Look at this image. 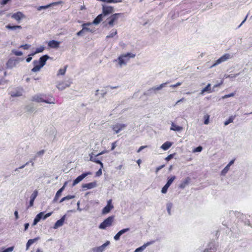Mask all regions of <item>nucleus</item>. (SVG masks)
<instances>
[{"label":"nucleus","instance_id":"1","mask_svg":"<svg viewBox=\"0 0 252 252\" xmlns=\"http://www.w3.org/2000/svg\"><path fill=\"white\" fill-rule=\"evenodd\" d=\"M192 7V4L190 3H181L180 5V9L177 10L176 13H175L172 17L182 16L189 14L191 12Z\"/></svg>","mask_w":252,"mask_h":252},{"label":"nucleus","instance_id":"2","mask_svg":"<svg viewBox=\"0 0 252 252\" xmlns=\"http://www.w3.org/2000/svg\"><path fill=\"white\" fill-rule=\"evenodd\" d=\"M31 100L36 102H45L48 104L55 103V98L52 96L47 97L46 95L44 94H38L33 95Z\"/></svg>","mask_w":252,"mask_h":252},{"label":"nucleus","instance_id":"3","mask_svg":"<svg viewBox=\"0 0 252 252\" xmlns=\"http://www.w3.org/2000/svg\"><path fill=\"white\" fill-rule=\"evenodd\" d=\"M114 220L115 216L112 215L109 216L99 224L98 228L100 229L105 230L107 227H110L112 225Z\"/></svg>","mask_w":252,"mask_h":252},{"label":"nucleus","instance_id":"4","mask_svg":"<svg viewBox=\"0 0 252 252\" xmlns=\"http://www.w3.org/2000/svg\"><path fill=\"white\" fill-rule=\"evenodd\" d=\"M168 83H169L168 82H166L165 83L161 84L158 86H157V87L155 86V87L151 88L147 91H145L143 94L144 95H146V96H151L154 94H156V91L160 90L163 88L166 87V85L168 84Z\"/></svg>","mask_w":252,"mask_h":252},{"label":"nucleus","instance_id":"5","mask_svg":"<svg viewBox=\"0 0 252 252\" xmlns=\"http://www.w3.org/2000/svg\"><path fill=\"white\" fill-rule=\"evenodd\" d=\"M124 14L123 13H118L112 14L107 19L108 24L110 27H113L115 25V22L120 17H123Z\"/></svg>","mask_w":252,"mask_h":252},{"label":"nucleus","instance_id":"6","mask_svg":"<svg viewBox=\"0 0 252 252\" xmlns=\"http://www.w3.org/2000/svg\"><path fill=\"white\" fill-rule=\"evenodd\" d=\"M24 59L23 58H10L8 59L6 63V67L9 69H12L13 67L15 66L20 62L24 61Z\"/></svg>","mask_w":252,"mask_h":252},{"label":"nucleus","instance_id":"7","mask_svg":"<svg viewBox=\"0 0 252 252\" xmlns=\"http://www.w3.org/2000/svg\"><path fill=\"white\" fill-rule=\"evenodd\" d=\"M93 25L91 24V22H86L84 23L82 25V29L81 30L79 31L76 33V35L78 36H82V34L85 32V31H87L88 32H90L92 33H94L95 32L94 29H90L88 27Z\"/></svg>","mask_w":252,"mask_h":252},{"label":"nucleus","instance_id":"8","mask_svg":"<svg viewBox=\"0 0 252 252\" xmlns=\"http://www.w3.org/2000/svg\"><path fill=\"white\" fill-rule=\"evenodd\" d=\"M29 146L27 143H21L17 149V153L21 156H26L29 153Z\"/></svg>","mask_w":252,"mask_h":252},{"label":"nucleus","instance_id":"9","mask_svg":"<svg viewBox=\"0 0 252 252\" xmlns=\"http://www.w3.org/2000/svg\"><path fill=\"white\" fill-rule=\"evenodd\" d=\"M114 11V7L112 6L106 5L105 4H102V13L103 16H106L112 13Z\"/></svg>","mask_w":252,"mask_h":252},{"label":"nucleus","instance_id":"10","mask_svg":"<svg viewBox=\"0 0 252 252\" xmlns=\"http://www.w3.org/2000/svg\"><path fill=\"white\" fill-rule=\"evenodd\" d=\"M113 208L114 206L112 204V199H109L107 202V205L102 210V215H106L109 213Z\"/></svg>","mask_w":252,"mask_h":252},{"label":"nucleus","instance_id":"11","mask_svg":"<svg viewBox=\"0 0 252 252\" xmlns=\"http://www.w3.org/2000/svg\"><path fill=\"white\" fill-rule=\"evenodd\" d=\"M92 174V172H85L81 174L80 175L78 176L76 178H75L73 181L72 184V187L75 186L76 185L78 184L80 182H81L84 178H85L88 175Z\"/></svg>","mask_w":252,"mask_h":252},{"label":"nucleus","instance_id":"12","mask_svg":"<svg viewBox=\"0 0 252 252\" xmlns=\"http://www.w3.org/2000/svg\"><path fill=\"white\" fill-rule=\"evenodd\" d=\"M110 244V242L109 241H106L103 244H102L101 246L94 247L92 249V251L93 252H103L106 247L108 246Z\"/></svg>","mask_w":252,"mask_h":252},{"label":"nucleus","instance_id":"13","mask_svg":"<svg viewBox=\"0 0 252 252\" xmlns=\"http://www.w3.org/2000/svg\"><path fill=\"white\" fill-rule=\"evenodd\" d=\"M218 246L215 242H212L209 244L208 247L204 250V252H216Z\"/></svg>","mask_w":252,"mask_h":252},{"label":"nucleus","instance_id":"14","mask_svg":"<svg viewBox=\"0 0 252 252\" xmlns=\"http://www.w3.org/2000/svg\"><path fill=\"white\" fill-rule=\"evenodd\" d=\"M50 58L49 56L45 54L40 57L38 60H34V63H38L44 66L46 64L47 61Z\"/></svg>","mask_w":252,"mask_h":252},{"label":"nucleus","instance_id":"15","mask_svg":"<svg viewBox=\"0 0 252 252\" xmlns=\"http://www.w3.org/2000/svg\"><path fill=\"white\" fill-rule=\"evenodd\" d=\"M66 217V215L63 216L60 219L58 220L54 225L53 228L57 229L63 225Z\"/></svg>","mask_w":252,"mask_h":252},{"label":"nucleus","instance_id":"16","mask_svg":"<svg viewBox=\"0 0 252 252\" xmlns=\"http://www.w3.org/2000/svg\"><path fill=\"white\" fill-rule=\"evenodd\" d=\"M126 126V124L117 123L112 127V129L116 133H119L123 128Z\"/></svg>","mask_w":252,"mask_h":252},{"label":"nucleus","instance_id":"17","mask_svg":"<svg viewBox=\"0 0 252 252\" xmlns=\"http://www.w3.org/2000/svg\"><path fill=\"white\" fill-rule=\"evenodd\" d=\"M130 230L129 228H126L121 229L114 236V239L115 241H119L120 239L121 236L126 232Z\"/></svg>","mask_w":252,"mask_h":252},{"label":"nucleus","instance_id":"18","mask_svg":"<svg viewBox=\"0 0 252 252\" xmlns=\"http://www.w3.org/2000/svg\"><path fill=\"white\" fill-rule=\"evenodd\" d=\"M53 214V212H49L46 214H45V212H41L39 213L38 214L36 215V216L37 218H38V219L40 221L41 220H45L47 218L49 217L52 215Z\"/></svg>","mask_w":252,"mask_h":252},{"label":"nucleus","instance_id":"19","mask_svg":"<svg viewBox=\"0 0 252 252\" xmlns=\"http://www.w3.org/2000/svg\"><path fill=\"white\" fill-rule=\"evenodd\" d=\"M71 83L72 82L71 81H67L65 82L59 83L57 87L59 90L63 91L66 88L69 87Z\"/></svg>","mask_w":252,"mask_h":252},{"label":"nucleus","instance_id":"20","mask_svg":"<svg viewBox=\"0 0 252 252\" xmlns=\"http://www.w3.org/2000/svg\"><path fill=\"white\" fill-rule=\"evenodd\" d=\"M97 186V182L96 181H94L93 182L86 183V184H83L82 185V188L83 189H92L93 188H94Z\"/></svg>","mask_w":252,"mask_h":252},{"label":"nucleus","instance_id":"21","mask_svg":"<svg viewBox=\"0 0 252 252\" xmlns=\"http://www.w3.org/2000/svg\"><path fill=\"white\" fill-rule=\"evenodd\" d=\"M60 43V41L52 40L48 42V46L49 48L56 49L59 47Z\"/></svg>","mask_w":252,"mask_h":252},{"label":"nucleus","instance_id":"22","mask_svg":"<svg viewBox=\"0 0 252 252\" xmlns=\"http://www.w3.org/2000/svg\"><path fill=\"white\" fill-rule=\"evenodd\" d=\"M103 17L104 16L101 13L99 14L94 19L91 24L94 25L99 24L103 20Z\"/></svg>","mask_w":252,"mask_h":252},{"label":"nucleus","instance_id":"23","mask_svg":"<svg viewBox=\"0 0 252 252\" xmlns=\"http://www.w3.org/2000/svg\"><path fill=\"white\" fill-rule=\"evenodd\" d=\"M154 242V241H150V242H147L146 243H145L143 245H142V246H140L137 248H136L134 252H142L146 248L149 246L150 245L153 244Z\"/></svg>","mask_w":252,"mask_h":252},{"label":"nucleus","instance_id":"24","mask_svg":"<svg viewBox=\"0 0 252 252\" xmlns=\"http://www.w3.org/2000/svg\"><path fill=\"white\" fill-rule=\"evenodd\" d=\"M38 195V191L35 190L30 196V200L29 202V206H32L33 205L34 201Z\"/></svg>","mask_w":252,"mask_h":252},{"label":"nucleus","instance_id":"25","mask_svg":"<svg viewBox=\"0 0 252 252\" xmlns=\"http://www.w3.org/2000/svg\"><path fill=\"white\" fill-rule=\"evenodd\" d=\"M25 15L20 11L14 13L12 14L11 17L17 21H20L22 18H24Z\"/></svg>","mask_w":252,"mask_h":252},{"label":"nucleus","instance_id":"26","mask_svg":"<svg viewBox=\"0 0 252 252\" xmlns=\"http://www.w3.org/2000/svg\"><path fill=\"white\" fill-rule=\"evenodd\" d=\"M32 64L33 65V67L31 71L34 72H36L40 71L41 68L44 66L41 64L34 63V60L33 61Z\"/></svg>","mask_w":252,"mask_h":252},{"label":"nucleus","instance_id":"27","mask_svg":"<svg viewBox=\"0 0 252 252\" xmlns=\"http://www.w3.org/2000/svg\"><path fill=\"white\" fill-rule=\"evenodd\" d=\"M117 60L119 62V64L122 66L123 65H126V62L128 61V59L126 58L124 55H121L118 57Z\"/></svg>","mask_w":252,"mask_h":252},{"label":"nucleus","instance_id":"28","mask_svg":"<svg viewBox=\"0 0 252 252\" xmlns=\"http://www.w3.org/2000/svg\"><path fill=\"white\" fill-rule=\"evenodd\" d=\"M64 189L61 188L56 192L55 196L52 201L53 203H56L62 195V192Z\"/></svg>","mask_w":252,"mask_h":252},{"label":"nucleus","instance_id":"29","mask_svg":"<svg viewBox=\"0 0 252 252\" xmlns=\"http://www.w3.org/2000/svg\"><path fill=\"white\" fill-rule=\"evenodd\" d=\"M190 178L187 177L179 186V188L184 189L190 182Z\"/></svg>","mask_w":252,"mask_h":252},{"label":"nucleus","instance_id":"30","mask_svg":"<svg viewBox=\"0 0 252 252\" xmlns=\"http://www.w3.org/2000/svg\"><path fill=\"white\" fill-rule=\"evenodd\" d=\"M211 84H208L206 87H205L201 91L200 94L201 95H203L205 92H208V93H211L213 92L212 89L211 88Z\"/></svg>","mask_w":252,"mask_h":252},{"label":"nucleus","instance_id":"31","mask_svg":"<svg viewBox=\"0 0 252 252\" xmlns=\"http://www.w3.org/2000/svg\"><path fill=\"white\" fill-rule=\"evenodd\" d=\"M11 96L13 97L22 96L23 94V90H15L10 93Z\"/></svg>","mask_w":252,"mask_h":252},{"label":"nucleus","instance_id":"32","mask_svg":"<svg viewBox=\"0 0 252 252\" xmlns=\"http://www.w3.org/2000/svg\"><path fill=\"white\" fill-rule=\"evenodd\" d=\"M173 142L170 141H166L164 142L161 146V148L164 150H167L169 149L172 145Z\"/></svg>","mask_w":252,"mask_h":252},{"label":"nucleus","instance_id":"33","mask_svg":"<svg viewBox=\"0 0 252 252\" xmlns=\"http://www.w3.org/2000/svg\"><path fill=\"white\" fill-rule=\"evenodd\" d=\"M170 129L175 131H181L183 129V127L172 123Z\"/></svg>","mask_w":252,"mask_h":252},{"label":"nucleus","instance_id":"34","mask_svg":"<svg viewBox=\"0 0 252 252\" xmlns=\"http://www.w3.org/2000/svg\"><path fill=\"white\" fill-rule=\"evenodd\" d=\"M39 239V237H35L34 239H29L26 244V249L28 250L32 245Z\"/></svg>","mask_w":252,"mask_h":252},{"label":"nucleus","instance_id":"35","mask_svg":"<svg viewBox=\"0 0 252 252\" xmlns=\"http://www.w3.org/2000/svg\"><path fill=\"white\" fill-rule=\"evenodd\" d=\"M244 222L245 225L250 226L251 220L247 218L246 215H242V217L240 218Z\"/></svg>","mask_w":252,"mask_h":252},{"label":"nucleus","instance_id":"36","mask_svg":"<svg viewBox=\"0 0 252 252\" xmlns=\"http://www.w3.org/2000/svg\"><path fill=\"white\" fill-rule=\"evenodd\" d=\"M244 222L245 225L250 226L251 220L247 218L246 215H242V217L240 218Z\"/></svg>","mask_w":252,"mask_h":252},{"label":"nucleus","instance_id":"37","mask_svg":"<svg viewBox=\"0 0 252 252\" xmlns=\"http://www.w3.org/2000/svg\"><path fill=\"white\" fill-rule=\"evenodd\" d=\"M75 196L74 195H67V196L63 197L60 200L59 203H62L64 201L68 200L73 199V198H75Z\"/></svg>","mask_w":252,"mask_h":252},{"label":"nucleus","instance_id":"38","mask_svg":"<svg viewBox=\"0 0 252 252\" xmlns=\"http://www.w3.org/2000/svg\"><path fill=\"white\" fill-rule=\"evenodd\" d=\"M34 159L35 158L31 159L30 161H29L28 162H27L25 164H23V165L21 166L20 167H19L18 168H16L15 171H18L19 169L24 168L26 166L29 165V164L30 163H32V165L33 166L34 165V162L33 161V160H34Z\"/></svg>","mask_w":252,"mask_h":252},{"label":"nucleus","instance_id":"39","mask_svg":"<svg viewBox=\"0 0 252 252\" xmlns=\"http://www.w3.org/2000/svg\"><path fill=\"white\" fill-rule=\"evenodd\" d=\"M176 177L174 175L171 176V177H168L167 178V182L165 184L167 185L168 186L170 187L171 185V184L173 183L174 181L176 179Z\"/></svg>","mask_w":252,"mask_h":252},{"label":"nucleus","instance_id":"40","mask_svg":"<svg viewBox=\"0 0 252 252\" xmlns=\"http://www.w3.org/2000/svg\"><path fill=\"white\" fill-rule=\"evenodd\" d=\"M45 47L44 46H40V47L37 48L35 50L31 53V55H35V54L41 53L44 50Z\"/></svg>","mask_w":252,"mask_h":252},{"label":"nucleus","instance_id":"41","mask_svg":"<svg viewBox=\"0 0 252 252\" xmlns=\"http://www.w3.org/2000/svg\"><path fill=\"white\" fill-rule=\"evenodd\" d=\"M14 247L11 246L8 248H1V252H12L14 250Z\"/></svg>","mask_w":252,"mask_h":252},{"label":"nucleus","instance_id":"42","mask_svg":"<svg viewBox=\"0 0 252 252\" xmlns=\"http://www.w3.org/2000/svg\"><path fill=\"white\" fill-rule=\"evenodd\" d=\"M231 58V55L229 54L226 53L220 57L222 62H225Z\"/></svg>","mask_w":252,"mask_h":252},{"label":"nucleus","instance_id":"43","mask_svg":"<svg viewBox=\"0 0 252 252\" xmlns=\"http://www.w3.org/2000/svg\"><path fill=\"white\" fill-rule=\"evenodd\" d=\"M235 118V116H231L229 118L224 122V126H227L230 123H232Z\"/></svg>","mask_w":252,"mask_h":252},{"label":"nucleus","instance_id":"44","mask_svg":"<svg viewBox=\"0 0 252 252\" xmlns=\"http://www.w3.org/2000/svg\"><path fill=\"white\" fill-rule=\"evenodd\" d=\"M67 66L66 65L64 66V68H60L59 71H58V72L57 73V75H64L65 72H66V68H67Z\"/></svg>","mask_w":252,"mask_h":252},{"label":"nucleus","instance_id":"45","mask_svg":"<svg viewBox=\"0 0 252 252\" xmlns=\"http://www.w3.org/2000/svg\"><path fill=\"white\" fill-rule=\"evenodd\" d=\"M173 207V204L172 203H167L166 204V209L169 215H171V210Z\"/></svg>","mask_w":252,"mask_h":252},{"label":"nucleus","instance_id":"46","mask_svg":"<svg viewBox=\"0 0 252 252\" xmlns=\"http://www.w3.org/2000/svg\"><path fill=\"white\" fill-rule=\"evenodd\" d=\"M11 53L17 56H20L23 55V52L22 51H18L15 49L12 50Z\"/></svg>","mask_w":252,"mask_h":252},{"label":"nucleus","instance_id":"47","mask_svg":"<svg viewBox=\"0 0 252 252\" xmlns=\"http://www.w3.org/2000/svg\"><path fill=\"white\" fill-rule=\"evenodd\" d=\"M26 111L29 112H32L34 110V107L32 105H29L26 106Z\"/></svg>","mask_w":252,"mask_h":252},{"label":"nucleus","instance_id":"48","mask_svg":"<svg viewBox=\"0 0 252 252\" xmlns=\"http://www.w3.org/2000/svg\"><path fill=\"white\" fill-rule=\"evenodd\" d=\"M230 167L227 165L221 171V175L224 176L227 173Z\"/></svg>","mask_w":252,"mask_h":252},{"label":"nucleus","instance_id":"49","mask_svg":"<svg viewBox=\"0 0 252 252\" xmlns=\"http://www.w3.org/2000/svg\"><path fill=\"white\" fill-rule=\"evenodd\" d=\"M6 28L8 30H12V31L16 30V25L11 24H8V25H7L6 26Z\"/></svg>","mask_w":252,"mask_h":252},{"label":"nucleus","instance_id":"50","mask_svg":"<svg viewBox=\"0 0 252 252\" xmlns=\"http://www.w3.org/2000/svg\"><path fill=\"white\" fill-rule=\"evenodd\" d=\"M124 55L126 57V58L128 59V60H129V58H133L135 57V54H133L132 53H127L126 54H124Z\"/></svg>","mask_w":252,"mask_h":252},{"label":"nucleus","instance_id":"51","mask_svg":"<svg viewBox=\"0 0 252 252\" xmlns=\"http://www.w3.org/2000/svg\"><path fill=\"white\" fill-rule=\"evenodd\" d=\"M221 63H222V62L221 61V59H220V58L219 59H218V60H217L215 63H214L211 66H210V68H212V67H214L216 66H217V65Z\"/></svg>","mask_w":252,"mask_h":252},{"label":"nucleus","instance_id":"52","mask_svg":"<svg viewBox=\"0 0 252 252\" xmlns=\"http://www.w3.org/2000/svg\"><path fill=\"white\" fill-rule=\"evenodd\" d=\"M169 188L167 185H165L161 189V192L162 193L165 194L167 192L168 189Z\"/></svg>","mask_w":252,"mask_h":252},{"label":"nucleus","instance_id":"53","mask_svg":"<svg viewBox=\"0 0 252 252\" xmlns=\"http://www.w3.org/2000/svg\"><path fill=\"white\" fill-rule=\"evenodd\" d=\"M51 6V4H47L46 5H42V6H39L38 8H37V10H41L42 9H47L50 7Z\"/></svg>","mask_w":252,"mask_h":252},{"label":"nucleus","instance_id":"54","mask_svg":"<svg viewBox=\"0 0 252 252\" xmlns=\"http://www.w3.org/2000/svg\"><path fill=\"white\" fill-rule=\"evenodd\" d=\"M203 148L201 146H198L193 150V152H200L202 151Z\"/></svg>","mask_w":252,"mask_h":252},{"label":"nucleus","instance_id":"55","mask_svg":"<svg viewBox=\"0 0 252 252\" xmlns=\"http://www.w3.org/2000/svg\"><path fill=\"white\" fill-rule=\"evenodd\" d=\"M176 154L175 153H174L173 154H170L165 158V159L166 161H168L170 160H171V159H172L173 158H174V157Z\"/></svg>","mask_w":252,"mask_h":252},{"label":"nucleus","instance_id":"56","mask_svg":"<svg viewBox=\"0 0 252 252\" xmlns=\"http://www.w3.org/2000/svg\"><path fill=\"white\" fill-rule=\"evenodd\" d=\"M210 116L208 115L204 116V124L205 125H208L209 123Z\"/></svg>","mask_w":252,"mask_h":252},{"label":"nucleus","instance_id":"57","mask_svg":"<svg viewBox=\"0 0 252 252\" xmlns=\"http://www.w3.org/2000/svg\"><path fill=\"white\" fill-rule=\"evenodd\" d=\"M12 0H1V7L2 6L5 5L10 2H11Z\"/></svg>","mask_w":252,"mask_h":252},{"label":"nucleus","instance_id":"58","mask_svg":"<svg viewBox=\"0 0 252 252\" xmlns=\"http://www.w3.org/2000/svg\"><path fill=\"white\" fill-rule=\"evenodd\" d=\"M40 220H39L38 219V218H37V217L36 216L34 218L33 220V222L32 223V226H33L35 225H36L37 224V223L38 222H39Z\"/></svg>","mask_w":252,"mask_h":252},{"label":"nucleus","instance_id":"59","mask_svg":"<svg viewBox=\"0 0 252 252\" xmlns=\"http://www.w3.org/2000/svg\"><path fill=\"white\" fill-rule=\"evenodd\" d=\"M117 34V30H115L114 32L111 33L109 35L106 36V38H112Z\"/></svg>","mask_w":252,"mask_h":252},{"label":"nucleus","instance_id":"60","mask_svg":"<svg viewBox=\"0 0 252 252\" xmlns=\"http://www.w3.org/2000/svg\"><path fill=\"white\" fill-rule=\"evenodd\" d=\"M31 47V45L30 44H23V45H21L20 46V48H22L25 50H27L30 47Z\"/></svg>","mask_w":252,"mask_h":252},{"label":"nucleus","instance_id":"61","mask_svg":"<svg viewBox=\"0 0 252 252\" xmlns=\"http://www.w3.org/2000/svg\"><path fill=\"white\" fill-rule=\"evenodd\" d=\"M222 83H223V81L221 80V82L220 83H218V84H215V85H214V86L212 88L213 91L215 92V88L220 86Z\"/></svg>","mask_w":252,"mask_h":252},{"label":"nucleus","instance_id":"62","mask_svg":"<svg viewBox=\"0 0 252 252\" xmlns=\"http://www.w3.org/2000/svg\"><path fill=\"white\" fill-rule=\"evenodd\" d=\"M165 166V164H162L158 167H157L156 169L155 172L156 174H158V171L160 170L162 168H163Z\"/></svg>","mask_w":252,"mask_h":252},{"label":"nucleus","instance_id":"63","mask_svg":"<svg viewBox=\"0 0 252 252\" xmlns=\"http://www.w3.org/2000/svg\"><path fill=\"white\" fill-rule=\"evenodd\" d=\"M234 95H235V93H230V94H225V95H224L222 97V98H228V97H230L233 96Z\"/></svg>","mask_w":252,"mask_h":252},{"label":"nucleus","instance_id":"64","mask_svg":"<svg viewBox=\"0 0 252 252\" xmlns=\"http://www.w3.org/2000/svg\"><path fill=\"white\" fill-rule=\"evenodd\" d=\"M103 28H108L109 24H108V21L106 20L105 21H103L102 23Z\"/></svg>","mask_w":252,"mask_h":252}]
</instances>
